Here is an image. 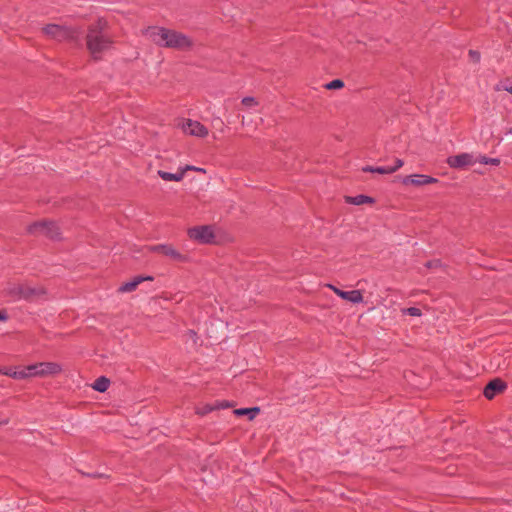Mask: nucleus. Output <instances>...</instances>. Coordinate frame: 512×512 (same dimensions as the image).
<instances>
[{
  "label": "nucleus",
  "mask_w": 512,
  "mask_h": 512,
  "mask_svg": "<svg viewBox=\"0 0 512 512\" xmlns=\"http://www.w3.org/2000/svg\"><path fill=\"white\" fill-rule=\"evenodd\" d=\"M146 34L155 44L161 47L187 50L193 45L192 40L187 35L165 27H149Z\"/></svg>",
  "instance_id": "nucleus-1"
},
{
  "label": "nucleus",
  "mask_w": 512,
  "mask_h": 512,
  "mask_svg": "<svg viewBox=\"0 0 512 512\" xmlns=\"http://www.w3.org/2000/svg\"><path fill=\"white\" fill-rule=\"evenodd\" d=\"M104 24L101 20H98L95 25L90 26L87 33V48L95 59H98L100 54L112 44L108 35L103 31Z\"/></svg>",
  "instance_id": "nucleus-2"
},
{
  "label": "nucleus",
  "mask_w": 512,
  "mask_h": 512,
  "mask_svg": "<svg viewBox=\"0 0 512 512\" xmlns=\"http://www.w3.org/2000/svg\"><path fill=\"white\" fill-rule=\"evenodd\" d=\"M28 232L36 235H43L52 240L59 239L61 234L58 225L52 221L34 222L29 225Z\"/></svg>",
  "instance_id": "nucleus-3"
},
{
  "label": "nucleus",
  "mask_w": 512,
  "mask_h": 512,
  "mask_svg": "<svg viewBox=\"0 0 512 512\" xmlns=\"http://www.w3.org/2000/svg\"><path fill=\"white\" fill-rule=\"evenodd\" d=\"M188 236L201 244H211L215 239L213 227L210 225L192 227L188 230Z\"/></svg>",
  "instance_id": "nucleus-4"
},
{
  "label": "nucleus",
  "mask_w": 512,
  "mask_h": 512,
  "mask_svg": "<svg viewBox=\"0 0 512 512\" xmlns=\"http://www.w3.org/2000/svg\"><path fill=\"white\" fill-rule=\"evenodd\" d=\"M39 293V290L26 284L14 285L8 289V294L12 297L13 300L31 301L36 296H38Z\"/></svg>",
  "instance_id": "nucleus-5"
},
{
  "label": "nucleus",
  "mask_w": 512,
  "mask_h": 512,
  "mask_svg": "<svg viewBox=\"0 0 512 512\" xmlns=\"http://www.w3.org/2000/svg\"><path fill=\"white\" fill-rule=\"evenodd\" d=\"M43 32L58 40V41H62V40H69V39H73L75 37V32L66 27V26H61V25H57V24H48L46 25L44 28H43Z\"/></svg>",
  "instance_id": "nucleus-6"
},
{
  "label": "nucleus",
  "mask_w": 512,
  "mask_h": 512,
  "mask_svg": "<svg viewBox=\"0 0 512 512\" xmlns=\"http://www.w3.org/2000/svg\"><path fill=\"white\" fill-rule=\"evenodd\" d=\"M476 163L473 155L470 153H461L447 158V164L454 169H463Z\"/></svg>",
  "instance_id": "nucleus-7"
},
{
  "label": "nucleus",
  "mask_w": 512,
  "mask_h": 512,
  "mask_svg": "<svg viewBox=\"0 0 512 512\" xmlns=\"http://www.w3.org/2000/svg\"><path fill=\"white\" fill-rule=\"evenodd\" d=\"M438 182L439 180L437 178L424 174H412L402 178L404 185L423 186Z\"/></svg>",
  "instance_id": "nucleus-8"
},
{
  "label": "nucleus",
  "mask_w": 512,
  "mask_h": 512,
  "mask_svg": "<svg viewBox=\"0 0 512 512\" xmlns=\"http://www.w3.org/2000/svg\"><path fill=\"white\" fill-rule=\"evenodd\" d=\"M152 251L162 253L163 255L179 262L186 260V256L177 251L169 244H158L152 247Z\"/></svg>",
  "instance_id": "nucleus-9"
},
{
  "label": "nucleus",
  "mask_w": 512,
  "mask_h": 512,
  "mask_svg": "<svg viewBox=\"0 0 512 512\" xmlns=\"http://www.w3.org/2000/svg\"><path fill=\"white\" fill-rule=\"evenodd\" d=\"M506 388L507 385L503 380H501L500 378H495L485 386L483 394L487 399L491 400L498 393L503 392Z\"/></svg>",
  "instance_id": "nucleus-10"
},
{
  "label": "nucleus",
  "mask_w": 512,
  "mask_h": 512,
  "mask_svg": "<svg viewBox=\"0 0 512 512\" xmlns=\"http://www.w3.org/2000/svg\"><path fill=\"white\" fill-rule=\"evenodd\" d=\"M328 287L340 298L351 303L357 304L363 301V296L360 290L343 291L332 284H328Z\"/></svg>",
  "instance_id": "nucleus-11"
},
{
  "label": "nucleus",
  "mask_w": 512,
  "mask_h": 512,
  "mask_svg": "<svg viewBox=\"0 0 512 512\" xmlns=\"http://www.w3.org/2000/svg\"><path fill=\"white\" fill-rule=\"evenodd\" d=\"M184 131L190 135L197 137H205L208 135V129L198 121L188 120L184 125Z\"/></svg>",
  "instance_id": "nucleus-12"
},
{
  "label": "nucleus",
  "mask_w": 512,
  "mask_h": 512,
  "mask_svg": "<svg viewBox=\"0 0 512 512\" xmlns=\"http://www.w3.org/2000/svg\"><path fill=\"white\" fill-rule=\"evenodd\" d=\"M33 376H41L40 369H39V363L31 364L26 366L23 369H20L19 372L15 375H13V379H26L28 377Z\"/></svg>",
  "instance_id": "nucleus-13"
},
{
  "label": "nucleus",
  "mask_w": 512,
  "mask_h": 512,
  "mask_svg": "<svg viewBox=\"0 0 512 512\" xmlns=\"http://www.w3.org/2000/svg\"><path fill=\"white\" fill-rule=\"evenodd\" d=\"M39 369L41 376L56 375L62 371L61 365L55 362H40Z\"/></svg>",
  "instance_id": "nucleus-14"
},
{
  "label": "nucleus",
  "mask_w": 512,
  "mask_h": 512,
  "mask_svg": "<svg viewBox=\"0 0 512 512\" xmlns=\"http://www.w3.org/2000/svg\"><path fill=\"white\" fill-rule=\"evenodd\" d=\"M345 202L352 205L373 204L375 199L367 195L359 194L356 196H346Z\"/></svg>",
  "instance_id": "nucleus-15"
},
{
  "label": "nucleus",
  "mask_w": 512,
  "mask_h": 512,
  "mask_svg": "<svg viewBox=\"0 0 512 512\" xmlns=\"http://www.w3.org/2000/svg\"><path fill=\"white\" fill-rule=\"evenodd\" d=\"M158 175L164 181H175L179 182L184 178V171H178L176 173L166 172L163 170L158 171Z\"/></svg>",
  "instance_id": "nucleus-16"
},
{
  "label": "nucleus",
  "mask_w": 512,
  "mask_h": 512,
  "mask_svg": "<svg viewBox=\"0 0 512 512\" xmlns=\"http://www.w3.org/2000/svg\"><path fill=\"white\" fill-rule=\"evenodd\" d=\"M110 385V380L105 376L98 377L92 384V388L97 392H105Z\"/></svg>",
  "instance_id": "nucleus-17"
},
{
  "label": "nucleus",
  "mask_w": 512,
  "mask_h": 512,
  "mask_svg": "<svg viewBox=\"0 0 512 512\" xmlns=\"http://www.w3.org/2000/svg\"><path fill=\"white\" fill-rule=\"evenodd\" d=\"M362 171L369 172V173L390 174L388 166H369V165H367L362 168Z\"/></svg>",
  "instance_id": "nucleus-18"
},
{
  "label": "nucleus",
  "mask_w": 512,
  "mask_h": 512,
  "mask_svg": "<svg viewBox=\"0 0 512 512\" xmlns=\"http://www.w3.org/2000/svg\"><path fill=\"white\" fill-rule=\"evenodd\" d=\"M234 413L238 416L242 415H248L250 420H253L256 418V406L249 407V408H239L234 410Z\"/></svg>",
  "instance_id": "nucleus-19"
},
{
  "label": "nucleus",
  "mask_w": 512,
  "mask_h": 512,
  "mask_svg": "<svg viewBox=\"0 0 512 512\" xmlns=\"http://www.w3.org/2000/svg\"><path fill=\"white\" fill-rule=\"evenodd\" d=\"M327 90H336L344 87V82L341 79H334L324 85Z\"/></svg>",
  "instance_id": "nucleus-20"
},
{
  "label": "nucleus",
  "mask_w": 512,
  "mask_h": 512,
  "mask_svg": "<svg viewBox=\"0 0 512 512\" xmlns=\"http://www.w3.org/2000/svg\"><path fill=\"white\" fill-rule=\"evenodd\" d=\"M214 410H215L214 404H205L201 407H197L196 413L200 416H205Z\"/></svg>",
  "instance_id": "nucleus-21"
},
{
  "label": "nucleus",
  "mask_w": 512,
  "mask_h": 512,
  "mask_svg": "<svg viewBox=\"0 0 512 512\" xmlns=\"http://www.w3.org/2000/svg\"><path fill=\"white\" fill-rule=\"evenodd\" d=\"M401 312L403 315H409L413 317H420L422 315L421 310L417 307L403 308Z\"/></svg>",
  "instance_id": "nucleus-22"
},
{
  "label": "nucleus",
  "mask_w": 512,
  "mask_h": 512,
  "mask_svg": "<svg viewBox=\"0 0 512 512\" xmlns=\"http://www.w3.org/2000/svg\"><path fill=\"white\" fill-rule=\"evenodd\" d=\"M137 288V285L133 284V281H128L119 287V291L122 293L132 292Z\"/></svg>",
  "instance_id": "nucleus-23"
},
{
  "label": "nucleus",
  "mask_w": 512,
  "mask_h": 512,
  "mask_svg": "<svg viewBox=\"0 0 512 512\" xmlns=\"http://www.w3.org/2000/svg\"><path fill=\"white\" fill-rule=\"evenodd\" d=\"M479 163L481 164H491V165H499L500 164V160L498 158H489L487 156H481L480 159H479Z\"/></svg>",
  "instance_id": "nucleus-24"
},
{
  "label": "nucleus",
  "mask_w": 512,
  "mask_h": 512,
  "mask_svg": "<svg viewBox=\"0 0 512 512\" xmlns=\"http://www.w3.org/2000/svg\"><path fill=\"white\" fill-rule=\"evenodd\" d=\"M19 370L12 367H0V373L13 378V375L17 374Z\"/></svg>",
  "instance_id": "nucleus-25"
},
{
  "label": "nucleus",
  "mask_w": 512,
  "mask_h": 512,
  "mask_svg": "<svg viewBox=\"0 0 512 512\" xmlns=\"http://www.w3.org/2000/svg\"><path fill=\"white\" fill-rule=\"evenodd\" d=\"M153 280V277L152 276H135L132 281H133V284L135 285H139L141 284L142 282L144 281H152Z\"/></svg>",
  "instance_id": "nucleus-26"
},
{
  "label": "nucleus",
  "mask_w": 512,
  "mask_h": 512,
  "mask_svg": "<svg viewBox=\"0 0 512 512\" xmlns=\"http://www.w3.org/2000/svg\"><path fill=\"white\" fill-rule=\"evenodd\" d=\"M469 57H470V60L474 63H479L480 59H481L480 52H478L476 50H469Z\"/></svg>",
  "instance_id": "nucleus-27"
},
{
  "label": "nucleus",
  "mask_w": 512,
  "mask_h": 512,
  "mask_svg": "<svg viewBox=\"0 0 512 512\" xmlns=\"http://www.w3.org/2000/svg\"><path fill=\"white\" fill-rule=\"evenodd\" d=\"M404 162L403 160L397 158L395 160V164L393 166H388V169L390 171V174L394 173L395 171H397L399 168H401L403 166Z\"/></svg>",
  "instance_id": "nucleus-28"
},
{
  "label": "nucleus",
  "mask_w": 512,
  "mask_h": 512,
  "mask_svg": "<svg viewBox=\"0 0 512 512\" xmlns=\"http://www.w3.org/2000/svg\"><path fill=\"white\" fill-rule=\"evenodd\" d=\"M214 406L215 410L225 409L230 407V403L228 401H216Z\"/></svg>",
  "instance_id": "nucleus-29"
},
{
  "label": "nucleus",
  "mask_w": 512,
  "mask_h": 512,
  "mask_svg": "<svg viewBox=\"0 0 512 512\" xmlns=\"http://www.w3.org/2000/svg\"><path fill=\"white\" fill-rule=\"evenodd\" d=\"M440 266H441V262H440V260H437V259L430 260V261L426 262V264H425V267H427L429 269L430 268H437V267H440Z\"/></svg>",
  "instance_id": "nucleus-30"
},
{
  "label": "nucleus",
  "mask_w": 512,
  "mask_h": 512,
  "mask_svg": "<svg viewBox=\"0 0 512 512\" xmlns=\"http://www.w3.org/2000/svg\"><path fill=\"white\" fill-rule=\"evenodd\" d=\"M242 104L245 106H252L253 104H256V100L254 97H251V96L244 97L242 99Z\"/></svg>",
  "instance_id": "nucleus-31"
},
{
  "label": "nucleus",
  "mask_w": 512,
  "mask_h": 512,
  "mask_svg": "<svg viewBox=\"0 0 512 512\" xmlns=\"http://www.w3.org/2000/svg\"><path fill=\"white\" fill-rule=\"evenodd\" d=\"M502 89L510 94H512V79H507L505 84L502 86Z\"/></svg>",
  "instance_id": "nucleus-32"
},
{
  "label": "nucleus",
  "mask_w": 512,
  "mask_h": 512,
  "mask_svg": "<svg viewBox=\"0 0 512 512\" xmlns=\"http://www.w3.org/2000/svg\"><path fill=\"white\" fill-rule=\"evenodd\" d=\"M181 171H184V173L188 170H194V171H204V169L202 168H198V167H195V166H192V165H186L185 167L183 168H180Z\"/></svg>",
  "instance_id": "nucleus-33"
},
{
  "label": "nucleus",
  "mask_w": 512,
  "mask_h": 512,
  "mask_svg": "<svg viewBox=\"0 0 512 512\" xmlns=\"http://www.w3.org/2000/svg\"><path fill=\"white\" fill-rule=\"evenodd\" d=\"M7 319V316L5 313H3L2 311H0V321H4Z\"/></svg>",
  "instance_id": "nucleus-34"
},
{
  "label": "nucleus",
  "mask_w": 512,
  "mask_h": 512,
  "mask_svg": "<svg viewBox=\"0 0 512 512\" xmlns=\"http://www.w3.org/2000/svg\"><path fill=\"white\" fill-rule=\"evenodd\" d=\"M189 333H190L193 337H195V336H196V332H195V331H193V330H190V331H189Z\"/></svg>",
  "instance_id": "nucleus-35"
},
{
  "label": "nucleus",
  "mask_w": 512,
  "mask_h": 512,
  "mask_svg": "<svg viewBox=\"0 0 512 512\" xmlns=\"http://www.w3.org/2000/svg\"><path fill=\"white\" fill-rule=\"evenodd\" d=\"M245 116H243V120H242V124L244 125L245 124Z\"/></svg>",
  "instance_id": "nucleus-36"
},
{
  "label": "nucleus",
  "mask_w": 512,
  "mask_h": 512,
  "mask_svg": "<svg viewBox=\"0 0 512 512\" xmlns=\"http://www.w3.org/2000/svg\"><path fill=\"white\" fill-rule=\"evenodd\" d=\"M509 133H511V134H512V127L510 128Z\"/></svg>",
  "instance_id": "nucleus-37"
}]
</instances>
